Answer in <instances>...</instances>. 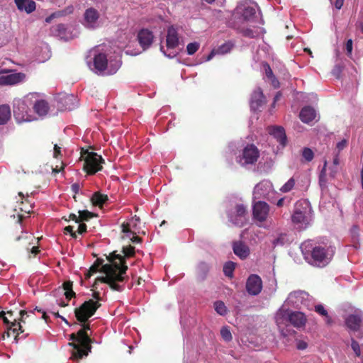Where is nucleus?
Returning a JSON list of instances; mask_svg holds the SVG:
<instances>
[{
	"label": "nucleus",
	"mask_w": 363,
	"mask_h": 363,
	"mask_svg": "<svg viewBox=\"0 0 363 363\" xmlns=\"http://www.w3.org/2000/svg\"><path fill=\"white\" fill-rule=\"evenodd\" d=\"M81 157L84 160L83 169L87 174L93 175L102 169V164L104 163V160L101 155L94 152L84 150L82 152Z\"/></svg>",
	"instance_id": "nucleus-6"
},
{
	"label": "nucleus",
	"mask_w": 363,
	"mask_h": 363,
	"mask_svg": "<svg viewBox=\"0 0 363 363\" xmlns=\"http://www.w3.org/2000/svg\"><path fill=\"white\" fill-rule=\"evenodd\" d=\"M20 316L18 321H17L16 318L13 319L11 325L9 328V331L4 333V339L5 336L7 337H10L11 331L15 334L14 340L16 342H18L20 338H26L30 335L33 327L31 323L26 322V319L30 315L28 314L26 311L21 310L20 311Z\"/></svg>",
	"instance_id": "nucleus-3"
},
{
	"label": "nucleus",
	"mask_w": 363,
	"mask_h": 363,
	"mask_svg": "<svg viewBox=\"0 0 363 363\" xmlns=\"http://www.w3.org/2000/svg\"><path fill=\"white\" fill-rule=\"evenodd\" d=\"M343 4L344 0H335L334 6L337 9L340 10L342 7Z\"/></svg>",
	"instance_id": "nucleus-63"
},
{
	"label": "nucleus",
	"mask_w": 363,
	"mask_h": 363,
	"mask_svg": "<svg viewBox=\"0 0 363 363\" xmlns=\"http://www.w3.org/2000/svg\"><path fill=\"white\" fill-rule=\"evenodd\" d=\"M307 347H308V344L305 341H303V340H298L297 342L296 347H297L298 350H303L306 349Z\"/></svg>",
	"instance_id": "nucleus-53"
},
{
	"label": "nucleus",
	"mask_w": 363,
	"mask_h": 363,
	"mask_svg": "<svg viewBox=\"0 0 363 363\" xmlns=\"http://www.w3.org/2000/svg\"><path fill=\"white\" fill-rule=\"evenodd\" d=\"M60 147L57 145H55L54 146V157L57 158L60 155H61Z\"/></svg>",
	"instance_id": "nucleus-61"
},
{
	"label": "nucleus",
	"mask_w": 363,
	"mask_h": 363,
	"mask_svg": "<svg viewBox=\"0 0 363 363\" xmlns=\"http://www.w3.org/2000/svg\"><path fill=\"white\" fill-rule=\"evenodd\" d=\"M100 306L101 304L98 301L89 299L74 309L75 317L77 321L82 324V330L86 332L90 330V324L86 323V321L94 315Z\"/></svg>",
	"instance_id": "nucleus-4"
},
{
	"label": "nucleus",
	"mask_w": 363,
	"mask_h": 363,
	"mask_svg": "<svg viewBox=\"0 0 363 363\" xmlns=\"http://www.w3.org/2000/svg\"><path fill=\"white\" fill-rule=\"evenodd\" d=\"M352 44H353V42H352V39H349L347 42H346V44H345V49H346V51H347V55L348 56H350L352 55Z\"/></svg>",
	"instance_id": "nucleus-48"
},
{
	"label": "nucleus",
	"mask_w": 363,
	"mask_h": 363,
	"mask_svg": "<svg viewBox=\"0 0 363 363\" xmlns=\"http://www.w3.org/2000/svg\"><path fill=\"white\" fill-rule=\"evenodd\" d=\"M351 347L357 357H360L361 350L359 343L353 338L351 340Z\"/></svg>",
	"instance_id": "nucleus-42"
},
{
	"label": "nucleus",
	"mask_w": 363,
	"mask_h": 363,
	"mask_svg": "<svg viewBox=\"0 0 363 363\" xmlns=\"http://www.w3.org/2000/svg\"><path fill=\"white\" fill-rule=\"evenodd\" d=\"M65 296L66 298L68 301H69L72 298H74L76 296V294L73 290H72V291H65Z\"/></svg>",
	"instance_id": "nucleus-59"
},
{
	"label": "nucleus",
	"mask_w": 363,
	"mask_h": 363,
	"mask_svg": "<svg viewBox=\"0 0 363 363\" xmlns=\"http://www.w3.org/2000/svg\"><path fill=\"white\" fill-rule=\"evenodd\" d=\"M232 48L233 44L228 42L219 46L216 50L218 55H224L229 52Z\"/></svg>",
	"instance_id": "nucleus-33"
},
{
	"label": "nucleus",
	"mask_w": 363,
	"mask_h": 363,
	"mask_svg": "<svg viewBox=\"0 0 363 363\" xmlns=\"http://www.w3.org/2000/svg\"><path fill=\"white\" fill-rule=\"evenodd\" d=\"M290 312L291 311L284 309H280L277 311L275 320L279 327L281 325H287L289 323Z\"/></svg>",
	"instance_id": "nucleus-23"
},
{
	"label": "nucleus",
	"mask_w": 363,
	"mask_h": 363,
	"mask_svg": "<svg viewBox=\"0 0 363 363\" xmlns=\"http://www.w3.org/2000/svg\"><path fill=\"white\" fill-rule=\"evenodd\" d=\"M71 189L74 194H77L79 191L80 186L78 183L72 184L71 186Z\"/></svg>",
	"instance_id": "nucleus-62"
},
{
	"label": "nucleus",
	"mask_w": 363,
	"mask_h": 363,
	"mask_svg": "<svg viewBox=\"0 0 363 363\" xmlns=\"http://www.w3.org/2000/svg\"><path fill=\"white\" fill-rule=\"evenodd\" d=\"M103 262L104 260L102 259H96L94 264L89 268L91 269V272L96 273L99 271V269L101 267Z\"/></svg>",
	"instance_id": "nucleus-44"
},
{
	"label": "nucleus",
	"mask_w": 363,
	"mask_h": 363,
	"mask_svg": "<svg viewBox=\"0 0 363 363\" xmlns=\"http://www.w3.org/2000/svg\"><path fill=\"white\" fill-rule=\"evenodd\" d=\"M131 235L132 237H130V235H128V237L130 238L132 242L139 243L141 242L142 239L140 237L135 235V233L134 232L132 233Z\"/></svg>",
	"instance_id": "nucleus-55"
},
{
	"label": "nucleus",
	"mask_w": 363,
	"mask_h": 363,
	"mask_svg": "<svg viewBox=\"0 0 363 363\" xmlns=\"http://www.w3.org/2000/svg\"><path fill=\"white\" fill-rule=\"evenodd\" d=\"M220 335L222 338L228 342L230 341L233 338L232 334L228 328V327H223L220 330Z\"/></svg>",
	"instance_id": "nucleus-38"
},
{
	"label": "nucleus",
	"mask_w": 363,
	"mask_h": 363,
	"mask_svg": "<svg viewBox=\"0 0 363 363\" xmlns=\"http://www.w3.org/2000/svg\"><path fill=\"white\" fill-rule=\"evenodd\" d=\"M69 233L70 235L76 239L77 238L76 232L74 231V228L72 225H68L64 228V233L67 234Z\"/></svg>",
	"instance_id": "nucleus-47"
},
{
	"label": "nucleus",
	"mask_w": 363,
	"mask_h": 363,
	"mask_svg": "<svg viewBox=\"0 0 363 363\" xmlns=\"http://www.w3.org/2000/svg\"><path fill=\"white\" fill-rule=\"evenodd\" d=\"M94 216H96V215L87 210L79 211V223L88 221Z\"/></svg>",
	"instance_id": "nucleus-30"
},
{
	"label": "nucleus",
	"mask_w": 363,
	"mask_h": 363,
	"mask_svg": "<svg viewBox=\"0 0 363 363\" xmlns=\"http://www.w3.org/2000/svg\"><path fill=\"white\" fill-rule=\"evenodd\" d=\"M209 267L205 262H201L197 267L198 276L203 280L208 272Z\"/></svg>",
	"instance_id": "nucleus-29"
},
{
	"label": "nucleus",
	"mask_w": 363,
	"mask_h": 363,
	"mask_svg": "<svg viewBox=\"0 0 363 363\" xmlns=\"http://www.w3.org/2000/svg\"><path fill=\"white\" fill-rule=\"evenodd\" d=\"M265 103V97L262 90L258 88L254 91L250 101V106L253 110H258Z\"/></svg>",
	"instance_id": "nucleus-17"
},
{
	"label": "nucleus",
	"mask_w": 363,
	"mask_h": 363,
	"mask_svg": "<svg viewBox=\"0 0 363 363\" xmlns=\"http://www.w3.org/2000/svg\"><path fill=\"white\" fill-rule=\"evenodd\" d=\"M362 319L358 315H350L345 319V324L352 331H357L360 329Z\"/></svg>",
	"instance_id": "nucleus-21"
},
{
	"label": "nucleus",
	"mask_w": 363,
	"mask_h": 363,
	"mask_svg": "<svg viewBox=\"0 0 363 363\" xmlns=\"http://www.w3.org/2000/svg\"><path fill=\"white\" fill-rule=\"evenodd\" d=\"M33 208V206L32 205H30V206H25L23 207H20V209L21 211H23L25 213H30L31 210Z\"/></svg>",
	"instance_id": "nucleus-64"
},
{
	"label": "nucleus",
	"mask_w": 363,
	"mask_h": 363,
	"mask_svg": "<svg viewBox=\"0 0 363 363\" xmlns=\"http://www.w3.org/2000/svg\"><path fill=\"white\" fill-rule=\"evenodd\" d=\"M270 81H271V84L274 87V88H279V80L276 78L275 76H274V77H272L269 79Z\"/></svg>",
	"instance_id": "nucleus-60"
},
{
	"label": "nucleus",
	"mask_w": 363,
	"mask_h": 363,
	"mask_svg": "<svg viewBox=\"0 0 363 363\" xmlns=\"http://www.w3.org/2000/svg\"><path fill=\"white\" fill-rule=\"evenodd\" d=\"M314 310L317 313L325 318V322L328 325L332 324L333 320L331 317L329 316L327 310L322 304L315 306Z\"/></svg>",
	"instance_id": "nucleus-28"
},
{
	"label": "nucleus",
	"mask_w": 363,
	"mask_h": 363,
	"mask_svg": "<svg viewBox=\"0 0 363 363\" xmlns=\"http://www.w3.org/2000/svg\"><path fill=\"white\" fill-rule=\"evenodd\" d=\"M215 311L220 315H225L227 313V307L223 301H218L214 303Z\"/></svg>",
	"instance_id": "nucleus-32"
},
{
	"label": "nucleus",
	"mask_w": 363,
	"mask_h": 363,
	"mask_svg": "<svg viewBox=\"0 0 363 363\" xmlns=\"http://www.w3.org/2000/svg\"><path fill=\"white\" fill-rule=\"evenodd\" d=\"M347 142L346 140L343 139L339 143H337L336 147L339 151L343 150L347 146Z\"/></svg>",
	"instance_id": "nucleus-54"
},
{
	"label": "nucleus",
	"mask_w": 363,
	"mask_h": 363,
	"mask_svg": "<svg viewBox=\"0 0 363 363\" xmlns=\"http://www.w3.org/2000/svg\"><path fill=\"white\" fill-rule=\"evenodd\" d=\"M233 250L235 255L241 259H245L250 255V248L242 241H235L233 243Z\"/></svg>",
	"instance_id": "nucleus-14"
},
{
	"label": "nucleus",
	"mask_w": 363,
	"mask_h": 363,
	"mask_svg": "<svg viewBox=\"0 0 363 363\" xmlns=\"http://www.w3.org/2000/svg\"><path fill=\"white\" fill-rule=\"evenodd\" d=\"M122 232L123 233L130 234L129 235H132V233H133V231L130 230L129 225L128 223L127 224H125V223L122 224Z\"/></svg>",
	"instance_id": "nucleus-57"
},
{
	"label": "nucleus",
	"mask_w": 363,
	"mask_h": 363,
	"mask_svg": "<svg viewBox=\"0 0 363 363\" xmlns=\"http://www.w3.org/2000/svg\"><path fill=\"white\" fill-rule=\"evenodd\" d=\"M235 264L233 262H228L223 266V273L226 277H232Z\"/></svg>",
	"instance_id": "nucleus-31"
},
{
	"label": "nucleus",
	"mask_w": 363,
	"mask_h": 363,
	"mask_svg": "<svg viewBox=\"0 0 363 363\" xmlns=\"http://www.w3.org/2000/svg\"><path fill=\"white\" fill-rule=\"evenodd\" d=\"M154 35L148 29H142L138 33V40L143 50L147 49L152 43Z\"/></svg>",
	"instance_id": "nucleus-13"
},
{
	"label": "nucleus",
	"mask_w": 363,
	"mask_h": 363,
	"mask_svg": "<svg viewBox=\"0 0 363 363\" xmlns=\"http://www.w3.org/2000/svg\"><path fill=\"white\" fill-rule=\"evenodd\" d=\"M78 343L69 342V345L73 347L72 358L74 359H82L87 356L91 350V340L84 330L80 329L77 333Z\"/></svg>",
	"instance_id": "nucleus-5"
},
{
	"label": "nucleus",
	"mask_w": 363,
	"mask_h": 363,
	"mask_svg": "<svg viewBox=\"0 0 363 363\" xmlns=\"http://www.w3.org/2000/svg\"><path fill=\"white\" fill-rule=\"evenodd\" d=\"M67 28L65 24L60 23L51 28L50 30L53 35L60 37L62 39H67Z\"/></svg>",
	"instance_id": "nucleus-25"
},
{
	"label": "nucleus",
	"mask_w": 363,
	"mask_h": 363,
	"mask_svg": "<svg viewBox=\"0 0 363 363\" xmlns=\"http://www.w3.org/2000/svg\"><path fill=\"white\" fill-rule=\"evenodd\" d=\"M316 116L315 111L311 106L303 107L299 114L301 121L305 123H308L313 121Z\"/></svg>",
	"instance_id": "nucleus-20"
},
{
	"label": "nucleus",
	"mask_w": 363,
	"mask_h": 363,
	"mask_svg": "<svg viewBox=\"0 0 363 363\" xmlns=\"http://www.w3.org/2000/svg\"><path fill=\"white\" fill-rule=\"evenodd\" d=\"M269 133L272 135L281 145L284 146L286 145V135L283 127L272 126L269 129Z\"/></svg>",
	"instance_id": "nucleus-19"
},
{
	"label": "nucleus",
	"mask_w": 363,
	"mask_h": 363,
	"mask_svg": "<svg viewBox=\"0 0 363 363\" xmlns=\"http://www.w3.org/2000/svg\"><path fill=\"white\" fill-rule=\"evenodd\" d=\"M33 109L39 116H45L48 113L50 106L48 101L40 99L35 101Z\"/></svg>",
	"instance_id": "nucleus-22"
},
{
	"label": "nucleus",
	"mask_w": 363,
	"mask_h": 363,
	"mask_svg": "<svg viewBox=\"0 0 363 363\" xmlns=\"http://www.w3.org/2000/svg\"><path fill=\"white\" fill-rule=\"evenodd\" d=\"M241 33L245 37H248L250 38H252L255 37L254 31L250 28L242 29L241 30Z\"/></svg>",
	"instance_id": "nucleus-49"
},
{
	"label": "nucleus",
	"mask_w": 363,
	"mask_h": 363,
	"mask_svg": "<svg viewBox=\"0 0 363 363\" xmlns=\"http://www.w3.org/2000/svg\"><path fill=\"white\" fill-rule=\"evenodd\" d=\"M259 157V151L254 144H247L242 152V159L245 164H255Z\"/></svg>",
	"instance_id": "nucleus-10"
},
{
	"label": "nucleus",
	"mask_w": 363,
	"mask_h": 363,
	"mask_svg": "<svg viewBox=\"0 0 363 363\" xmlns=\"http://www.w3.org/2000/svg\"><path fill=\"white\" fill-rule=\"evenodd\" d=\"M255 9L253 7L247 6L243 10L242 16L245 20L248 21L255 16Z\"/></svg>",
	"instance_id": "nucleus-35"
},
{
	"label": "nucleus",
	"mask_w": 363,
	"mask_h": 363,
	"mask_svg": "<svg viewBox=\"0 0 363 363\" xmlns=\"http://www.w3.org/2000/svg\"><path fill=\"white\" fill-rule=\"evenodd\" d=\"M86 225L82 222L79 223L78 228H77V233L79 234H83L86 232Z\"/></svg>",
	"instance_id": "nucleus-51"
},
{
	"label": "nucleus",
	"mask_w": 363,
	"mask_h": 363,
	"mask_svg": "<svg viewBox=\"0 0 363 363\" xmlns=\"http://www.w3.org/2000/svg\"><path fill=\"white\" fill-rule=\"evenodd\" d=\"M91 201L93 205L101 206L108 201V196L97 191L94 193L91 198Z\"/></svg>",
	"instance_id": "nucleus-26"
},
{
	"label": "nucleus",
	"mask_w": 363,
	"mask_h": 363,
	"mask_svg": "<svg viewBox=\"0 0 363 363\" xmlns=\"http://www.w3.org/2000/svg\"><path fill=\"white\" fill-rule=\"evenodd\" d=\"M200 45L197 42L190 43L186 46V52L188 55H192L199 49Z\"/></svg>",
	"instance_id": "nucleus-36"
},
{
	"label": "nucleus",
	"mask_w": 363,
	"mask_h": 363,
	"mask_svg": "<svg viewBox=\"0 0 363 363\" xmlns=\"http://www.w3.org/2000/svg\"><path fill=\"white\" fill-rule=\"evenodd\" d=\"M306 318L304 313L299 311H291L289 323L295 328H301L306 325Z\"/></svg>",
	"instance_id": "nucleus-18"
},
{
	"label": "nucleus",
	"mask_w": 363,
	"mask_h": 363,
	"mask_svg": "<svg viewBox=\"0 0 363 363\" xmlns=\"http://www.w3.org/2000/svg\"><path fill=\"white\" fill-rule=\"evenodd\" d=\"M302 156L307 162H311L314 157L313 152L308 147H305L302 152Z\"/></svg>",
	"instance_id": "nucleus-39"
},
{
	"label": "nucleus",
	"mask_w": 363,
	"mask_h": 363,
	"mask_svg": "<svg viewBox=\"0 0 363 363\" xmlns=\"http://www.w3.org/2000/svg\"><path fill=\"white\" fill-rule=\"evenodd\" d=\"M229 221L238 227H243L248 221V211L243 203L236 204L228 213Z\"/></svg>",
	"instance_id": "nucleus-7"
},
{
	"label": "nucleus",
	"mask_w": 363,
	"mask_h": 363,
	"mask_svg": "<svg viewBox=\"0 0 363 363\" xmlns=\"http://www.w3.org/2000/svg\"><path fill=\"white\" fill-rule=\"evenodd\" d=\"M263 67L265 71L266 77L268 79L274 77V74L272 69H271L269 65L267 62L263 63Z\"/></svg>",
	"instance_id": "nucleus-46"
},
{
	"label": "nucleus",
	"mask_w": 363,
	"mask_h": 363,
	"mask_svg": "<svg viewBox=\"0 0 363 363\" xmlns=\"http://www.w3.org/2000/svg\"><path fill=\"white\" fill-rule=\"evenodd\" d=\"M269 212V206L264 201L255 203L252 208L253 218L259 222L267 220Z\"/></svg>",
	"instance_id": "nucleus-11"
},
{
	"label": "nucleus",
	"mask_w": 363,
	"mask_h": 363,
	"mask_svg": "<svg viewBox=\"0 0 363 363\" xmlns=\"http://www.w3.org/2000/svg\"><path fill=\"white\" fill-rule=\"evenodd\" d=\"M26 11L27 13H30L35 10V2L33 0H28L27 4L23 6V11Z\"/></svg>",
	"instance_id": "nucleus-41"
},
{
	"label": "nucleus",
	"mask_w": 363,
	"mask_h": 363,
	"mask_svg": "<svg viewBox=\"0 0 363 363\" xmlns=\"http://www.w3.org/2000/svg\"><path fill=\"white\" fill-rule=\"evenodd\" d=\"M107 259L111 264H102L100 272L106 274L105 277H98L93 284L96 287L99 282L107 284L110 288L114 291H121L123 290V286L119 282L125 281L128 277L125 276L128 270V266L123 257L120 254H116L114 251L111 252L107 257Z\"/></svg>",
	"instance_id": "nucleus-1"
},
{
	"label": "nucleus",
	"mask_w": 363,
	"mask_h": 363,
	"mask_svg": "<svg viewBox=\"0 0 363 363\" xmlns=\"http://www.w3.org/2000/svg\"><path fill=\"white\" fill-rule=\"evenodd\" d=\"M262 289V281L257 274H250L246 281V290L252 296L258 295Z\"/></svg>",
	"instance_id": "nucleus-12"
},
{
	"label": "nucleus",
	"mask_w": 363,
	"mask_h": 363,
	"mask_svg": "<svg viewBox=\"0 0 363 363\" xmlns=\"http://www.w3.org/2000/svg\"><path fill=\"white\" fill-rule=\"evenodd\" d=\"M108 65L106 55L104 53L96 55L94 58V65L96 69L102 72L104 71Z\"/></svg>",
	"instance_id": "nucleus-24"
},
{
	"label": "nucleus",
	"mask_w": 363,
	"mask_h": 363,
	"mask_svg": "<svg viewBox=\"0 0 363 363\" xmlns=\"http://www.w3.org/2000/svg\"><path fill=\"white\" fill-rule=\"evenodd\" d=\"M286 234H280L276 239L274 240L273 245L274 246L283 245L286 242Z\"/></svg>",
	"instance_id": "nucleus-43"
},
{
	"label": "nucleus",
	"mask_w": 363,
	"mask_h": 363,
	"mask_svg": "<svg viewBox=\"0 0 363 363\" xmlns=\"http://www.w3.org/2000/svg\"><path fill=\"white\" fill-rule=\"evenodd\" d=\"M301 249L305 259L311 265L318 267L328 265L335 252V247L328 241H305L301 244Z\"/></svg>",
	"instance_id": "nucleus-2"
},
{
	"label": "nucleus",
	"mask_w": 363,
	"mask_h": 363,
	"mask_svg": "<svg viewBox=\"0 0 363 363\" xmlns=\"http://www.w3.org/2000/svg\"><path fill=\"white\" fill-rule=\"evenodd\" d=\"M63 100L65 103V109L72 110L74 108V106L69 105V103L72 102L74 100V98L72 95H67L64 97Z\"/></svg>",
	"instance_id": "nucleus-45"
},
{
	"label": "nucleus",
	"mask_w": 363,
	"mask_h": 363,
	"mask_svg": "<svg viewBox=\"0 0 363 363\" xmlns=\"http://www.w3.org/2000/svg\"><path fill=\"white\" fill-rule=\"evenodd\" d=\"M264 186L265 185L264 184H262V183H259L258 184H257L255 186V187L254 189V195H255V198L259 199L262 196H265L264 194H262L261 193V191L263 190Z\"/></svg>",
	"instance_id": "nucleus-40"
},
{
	"label": "nucleus",
	"mask_w": 363,
	"mask_h": 363,
	"mask_svg": "<svg viewBox=\"0 0 363 363\" xmlns=\"http://www.w3.org/2000/svg\"><path fill=\"white\" fill-rule=\"evenodd\" d=\"M11 118V110L8 105L0 106V125L6 124Z\"/></svg>",
	"instance_id": "nucleus-27"
},
{
	"label": "nucleus",
	"mask_w": 363,
	"mask_h": 363,
	"mask_svg": "<svg viewBox=\"0 0 363 363\" xmlns=\"http://www.w3.org/2000/svg\"><path fill=\"white\" fill-rule=\"evenodd\" d=\"M6 69L0 67V86H13L24 80L26 74L22 72L11 73Z\"/></svg>",
	"instance_id": "nucleus-8"
},
{
	"label": "nucleus",
	"mask_w": 363,
	"mask_h": 363,
	"mask_svg": "<svg viewBox=\"0 0 363 363\" xmlns=\"http://www.w3.org/2000/svg\"><path fill=\"white\" fill-rule=\"evenodd\" d=\"M85 26L88 28H94L99 18V13L94 8L87 9L84 14Z\"/></svg>",
	"instance_id": "nucleus-15"
},
{
	"label": "nucleus",
	"mask_w": 363,
	"mask_h": 363,
	"mask_svg": "<svg viewBox=\"0 0 363 363\" xmlns=\"http://www.w3.org/2000/svg\"><path fill=\"white\" fill-rule=\"evenodd\" d=\"M18 196L21 198L22 200H24L21 201V203L23 205H24V203H26L28 206L31 205V202L28 199V194H26V196H25L22 192H19Z\"/></svg>",
	"instance_id": "nucleus-50"
},
{
	"label": "nucleus",
	"mask_w": 363,
	"mask_h": 363,
	"mask_svg": "<svg viewBox=\"0 0 363 363\" xmlns=\"http://www.w3.org/2000/svg\"><path fill=\"white\" fill-rule=\"evenodd\" d=\"M72 281H67L63 283L62 286L65 291H69L72 290Z\"/></svg>",
	"instance_id": "nucleus-52"
},
{
	"label": "nucleus",
	"mask_w": 363,
	"mask_h": 363,
	"mask_svg": "<svg viewBox=\"0 0 363 363\" xmlns=\"http://www.w3.org/2000/svg\"><path fill=\"white\" fill-rule=\"evenodd\" d=\"M166 44L168 49H174L179 45L178 33L174 26L168 28Z\"/></svg>",
	"instance_id": "nucleus-16"
},
{
	"label": "nucleus",
	"mask_w": 363,
	"mask_h": 363,
	"mask_svg": "<svg viewBox=\"0 0 363 363\" xmlns=\"http://www.w3.org/2000/svg\"><path fill=\"white\" fill-rule=\"evenodd\" d=\"M28 0H15V3L16 4V6L18 9L20 11H23V6L25 5V3L27 2Z\"/></svg>",
	"instance_id": "nucleus-56"
},
{
	"label": "nucleus",
	"mask_w": 363,
	"mask_h": 363,
	"mask_svg": "<svg viewBox=\"0 0 363 363\" xmlns=\"http://www.w3.org/2000/svg\"><path fill=\"white\" fill-rule=\"evenodd\" d=\"M122 252L124 254L123 257L125 259L126 257H132L135 255V247L131 245L123 247Z\"/></svg>",
	"instance_id": "nucleus-37"
},
{
	"label": "nucleus",
	"mask_w": 363,
	"mask_h": 363,
	"mask_svg": "<svg viewBox=\"0 0 363 363\" xmlns=\"http://www.w3.org/2000/svg\"><path fill=\"white\" fill-rule=\"evenodd\" d=\"M308 207L303 206L301 202H297L295 204V209L291 216V221L295 225H299L301 227L306 225L309 223L308 216Z\"/></svg>",
	"instance_id": "nucleus-9"
},
{
	"label": "nucleus",
	"mask_w": 363,
	"mask_h": 363,
	"mask_svg": "<svg viewBox=\"0 0 363 363\" xmlns=\"http://www.w3.org/2000/svg\"><path fill=\"white\" fill-rule=\"evenodd\" d=\"M62 219H64L66 221H69V220H74L76 223H79V216H77L74 213H70L69 216V218H66L65 217H63Z\"/></svg>",
	"instance_id": "nucleus-58"
},
{
	"label": "nucleus",
	"mask_w": 363,
	"mask_h": 363,
	"mask_svg": "<svg viewBox=\"0 0 363 363\" xmlns=\"http://www.w3.org/2000/svg\"><path fill=\"white\" fill-rule=\"evenodd\" d=\"M295 179L292 177L288 180L281 188L280 191L283 193L289 192L295 186Z\"/></svg>",
	"instance_id": "nucleus-34"
}]
</instances>
